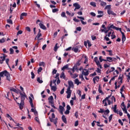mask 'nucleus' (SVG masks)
Masks as SVG:
<instances>
[{
  "label": "nucleus",
  "instance_id": "nucleus-1",
  "mask_svg": "<svg viewBox=\"0 0 130 130\" xmlns=\"http://www.w3.org/2000/svg\"><path fill=\"white\" fill-rule=\"evenodd\" d=\"M4 76L6 77L7 81L11 82V75L7 70L0 72V81L2 80V77H4Z\"/></svg>",
  "mask_w": 130,
  "mask_h": 130
},
{
  "label": "nucleus",
  "instance_id": "nucleus-2",
  "mask_svg": "<svg viewBox=\"0 0 130 130\" xmlns=\"http://www.w3.org/2000/svg\"><path fill=\"white\" fill-rule=\"evenodd\" d=\"M85 64H87L88 63V56L86 55H83L82 58L80 60H79L76 63L75 66H81L82 64V62H83Z\"/></svg>",
  "mask_w": 130,
  "mask_h": 130
},
{
  "label": "nucleus",
  "instance_id": "nucleus-3",
  "mask_svg": "<svg viewBox=\"0 0 130 130\" xmlns=\"http://www.w3.org/2000/svg\"><path fill=\"white\" fill-rule=\"evenodd\" d=\"M6 57H7V56L5 55L3 56L0 57V63H3L4 61L6 60V62L7 66H9V61H10V59L9 58L6 59Z\"/></svg>",
  "mask_w": 130,
  "mask_h": 130
},
{
  "label": "nucleus",
  "instance_id": "nucleus-4",
  "mask_svg": "<svg viewBox=\"0 0 130 130\" xmlns=\"http://www.w3.org/2000/svg\"><path fill=\"white\" fill-rule=\"evenodd\" d=\"M19 94L20 95L21 102H24V101H25V99H26V97H27V95H26V93H25V92L24 91L22 93V92L20 90Z\"/></svg>",
  "mask_w": 130,
  "mask_h": 130
},
{
  "label": "nucleus",
  "instance_id": "nucleus-5",
  "mask_svg": "<svg viewBox=\"0 0 130 130\" xmlns=\"http://www.w3.org/2000/svg\"><path fill=\"white\" fill-rule=\"evenodd\" d=\"M117 108V105H115L114 107H113V111L115 113H117V114H119L120 116H122V112L121 111H119L118 110H116Z\"/></svg>",
  "mask_w": 130,
  "mask_h": 130
},
{
  "label": "nucleus",
  "instance_id": "nucleus-6",
  "mask_svg": "<svg viewBox=\"0 0 130 130\" xmlns=\"http://www.w3.org/2000/svg\"><path fill=\"white\" fill-rule=\"evenodd\" d=\"M121 107L124 113H127V110L126 109V106L124 104V102H122L121 104Z\"/></svg>",
  "mask_w": 130,
  "mask_h": 130
},
{
  "label": "nucleus",
  "instance_id": "nucleus-7",
  "mask_svg": "<svg viewBox=\"0 0 130 130\" xmlns=\"http://www.w3.org/2000/svg\"><path fill=\"white\" fill-rule=\"evenodd\" d=\"M18 105L19 106V109L22 110V109H23V108H24V106L25 105V103L24 102H22L21 101L20 103H19L18 102H17Z\"/></svg>",
  "mask_w": 130,
  "mask_h": 130
},
{
  "label": "nucleus",
  "instance_id": "nucleus-8",
  "mask_svg": "<svg viewBox=\"0 0 130 130\" xmlns=\"http://www.w3.org/2000/svg\"><path fill=\"white\" fill-rule=\"evenodd\" d=\"M115 59H116V58H115L111 57H107L105 61H109V62H111L112 61H113V60H115Z\"/></svg>",
  "mask_w": 130,
  "mask_h": 130
},
{
  "label": "nucleus",
  "instance_id": "nucleus-9",
  "mask_svg": "<svg viewBox=\"0 0 130 130\" xmlns=\"http://www.w3.org/2000/svg\"><path fill=\"white\" fill-rule=\"evenodd\" d=\"M98 14L99 15L96 16L97 18H102L103 17L104 14L103 13V11H98Z\"/></svg>",
  "mask_w": 130,
  "mask_h": 130
},
{
  "label": "nucleus",
  "instance_id": "nucleus-10",
  "mask_svg": "<svg viewBox=\"0 0 130 130\" xmlns=\"http://www.w3.org/2000/svg\"><path fill=\"white\" fill-rule=\"evenodd\" d=\"M49 118L51 122H53L54 124H55V125H56V123H57V118H56L55 119H53V118L50 117H49Z\"/></svg>",
  "mask_w": 130,
  "mask_h": 130
},
{
  "label": "nucleus",
  "instance_id": "nucleus-11",
  "mask_svg": "<svg viewBox=\"0 0 130 130\" xmlns=\"http://www.w3.org/2000/svg\"><path fill=\"white\" fill-rule=\"evenodd\" d=\"M69 86L68 88H74V87H75V85H74V82L72 81H68Z\"/></svg>",
  "mask_w": 130,
  "mask_h": 130
},
{
  "label": "nucleus",
  "instance_id": "nucleus-12",
  "mask_svg": "<svg viewBox=\"0 0 130 130\" xmlns=\"http://www.w3.org/2000/svg\"><path fill=\"white\" fill-rule=\"evenodd\" d=\"M82 75L85 76H88L89 75V71L87 70L86 69H84L82 71Z\"/></svg>",
  "mask_w": 130,
  "mask_h": 130
},
{
  "label": "nucleus",
  "instance_id": "nucleus-13",
  "mask_svg": "<svg viewBox=\"0 0 130 130\" xmlns=\"http://www.w3.org/2000/svg\"><path fill=\"white\" fill-rule=\"evenodd\" d=\"M48 100L49 101V103L50 104H53V96L52 95H51L50 96H49L48 99Z\"/></svg>",
  "mask_w": 130,
  "mask_h": 130
},
{
  "label": "nucleus",
  "instance_id": "nucleus-14",
  "mask_svg": "<svg viewBox=\"0 0 130 130\" xmlns=\"http://www.w3.org/2000/svg\"><path fill=\"white\" fill-rule=\"evenodd\" d=\"M73 7H75V8H76V9H77V10H79V9H81V6L80 5H79L78 3H74L73 4Z\"/></svg>",
  "mask_w": 130,
  "mask_h": 130
},
{
  "label": "nucleus",
  "instance_id": "nucleus-15",
  "mask_svg": "<svg viewBox=\"0 0 130 130\" xmlns=\"http://www.w3.org/2000/svg\"><path fill=\"white\" fill-rule=\"evenodd\" d=\"M121 34H122V43L125 41V40L126 39V38L125 37V35H124V32H121Z\"/></svg>",
  "mask_w": 130,
  "mask_h": 130
},
{
  "label": "nucleus",
  "instance_id": "nucleus-16",
  "mask_svg": "<svg viewBox=\"0 0 130 130\" xmlns=\"http://www.w3.org/2000/svg\"><path fill=\"white\" fill-rule=\"evenodd\" d=\"M94 61L97 66H101V64H100V61H99V60H98V58L97 57H94Z\"/></svg>",
  "mask_w": 130,
  "mask_h": 130
},
{
  "label": "nucleus",
  "instance_id": "nucleus-17",
  "mask_svg": "<svg viewBox=\"0 0 130 130\" xmlns=\"http://www.w3.org/2000/svg\"><path fill=\"white\" fill-rule=\"evenodd\" d=\"M39 25L40 26L41 29H43V30H46V26H45L44 24L41 23H40L39 24Z\"/></svg>",
  "mask_w": 130,
  "mask_h": 130
},
{
  "label": "nucleus",
  "instance_id": "nucleus-18",
  "mask_svg": "<svg viewBox=\"0 0 130 130\" xmlns=\"http://www.w3.org/2000/svg\"><path fill=\"white\" fill-rule=\"evenodd\" d=\"M61 118L64 123H66V124H67V123H68V121H67V118L66 117V116L64 115H62Z\"/></svg>",
  "mask_w": 130,
  "mask_h": 130
},
{
  "label": "nucleus",
  "instance_id": "nucleus-19",
  "mask_svg": "<svg viewBox=\"0 0 130 130\" xmlns=\"http://www.w3.org/2000/svg\"><path fill=\"white\" fill-rule=\"evenodd\" d=\"M108 15H112L113 16H116V14L115 13L113 12V11L111 10H108Z\"/></svg>",
  "mask_w": 130,
  "mask_h": 130
},
{
  "label": "nucleus",
  "instance_id": "nucleus-20",
  "mask_svg": "<svg viewBox=\"0 0 130 130\" xmlns=\"http://www.w3.org/2000/svg\"><path fill=\"white\" fill-rule=\"evenodd\" d=\"M111 70H108L106 71L107 75H108V74H109V73H112V72H113L114 71V70H115V69L114 68V67H112V68H111Z\"/></svg>",
  "mask_w": 130,
  "mask_h": 130
},
{
  "label": "nucleus",
  "instance_id": "nucleus-21",
  "mask_svg": "<svg viewBox=\"0 0 130 130\" xmlns=\"http://www.w3.org/2000/svg\"><path fill=\"white\" fill-rule=\"evenodd\" d=\"M6 116L8 118H9L10 119V120H13V121H14V123H16V122L15 121V120H13V118H12V117H11V116L10 115V114H6Z\"/></svg>",
  "mask_w": 130,
  "mask_h": 130
},
{
  "label": "nucleus",
  "instance_id": "nucleus-22",
  "mask_svg": "<svg viewBox=\"0 0 130 130\" xmlns=\"http://www.w3.org/2000/svg\"><path fill=\"white\" fill-rule=\"evenodd\" d=\"M102 88L101 87V85H100L99 87V93H101L102 94V95H103L104 94V93L102 91Z\"/></svg>",
  "mask_w": 130,
  "mask_h": 130
},
{
  "label": "nucleus",
  "instance_id": "nucleus-23",
  "mask_svg": "<svg viewBox=\"0 0 130 130\" xmlns=\"http://www.w3.org/2000/svg\"><path fill=\"white\" fill-rule=\"evenodd\" d=\"M41 36H42V34H38V35L36 36V37H37V40H38V41H40V40H42V39H39V38H40V37H41Z\"/></svg>",
  "mask_w": 130,
  "mask_h": 130
},
{
  "label": "nucleus",
  "instance_id": "nucleus-24",
  "mask_svg": "<svg viewBox=\"0 0 130 130\" xmlns=\"http://www.w3.org/2000/svg\"><path fill=\"white\" fill-rule=\"evenodd\" d=\"M107 5V3H106V2H101V7H105V6H106Z\"/></svg>",
  "mask_w": 130,
  "mask_h": 130
},
{
  "label": "nucleus",
  "instance_id": "nucleus-25",
  "mask_svg": "<svg viewBox=\"0 0 130 130\" xmlns=\"http://www.w3.org/2000/svg\"><path fill=\"white\" fill-rule=\"evenodd\" d=\"M61 17H62V18H68V17H67V15H66V12H62L61 13Z\"/></svg>",
  "mask_w": 130,
  "mask_h": 130
},
{
  "label": "nucleus",
  "instance_id": "nucleus-26",
  "mask_svg": "<svg viewBox=\"0 0 130 130\" xmlns=\"http://www.w3.org/2000/svg\"><path fill=\"white\" fill-rule=\"evenodd\" d=\"M111 97V95H109L108 96L106 97V98H105V99H104V100L103 101V103H104V102H105V101H108V100H109V98H110Z\"/></svg>",
  "mask_w": 130,
  "mask_h": 130
},
{
  "label": "nucleus",
  "instance_id": "nucleus-27",
  "mask_svg": "<svg viewBox=\"0 0 130 130\" xmlns=\"http://www.w3.org/2000/svg\"><path fill=\"white\" fill-rule=\"evenodd\" d=\"M108 29H109V30H111V28H112L113 29H115V26L114 25H113V24H112L111 25H110V26H108L107 27Z\"/></svg>",
  "mask_w": 130,
  "mask_h": 130
},
{
  "label": "nucleus",
  "instance_id": "nucleus-28",
  "mask_svg": "<svg viewBox=\"0 0 130 130\" xmlns=\"http://www.w3.org/2000/svg\"><path fill=\"white\" fill-rule=\"evenodd\" d=\"M110 9H111V5H109L105 7V10H110Z\"/></svg>",
  "mask_w": 130,
  "mask_h": 130
},
{
  "label": "nucleus",
  "instance_id": "nucleus-29",
  "mask_svg": "<svg viewBox=\"0 0 130 130\" xmlns=\"http://www.w3.org/2000/svg\"><path fill=\"white\" fill-rule=\"evenodd\" d=\"M107 52H109V55H110V56H112V55H113V54H112V50H106Z\"/></svg>",
  "mask_w": 130,
  "mask_h": 130
},
{
  "label": "nucleus",
  "instance_id": "nucleus-30",
  "mask_svg": "<svg viewBox=\"0 0 130 130\" xmlns=\"http://www.w3.org/2000/svg\"><path fill=\"white\" fill-rule=\"evenodd\" d=\"M67 94H72V90H71L70 87H68L67 91Z\"/></svg>",
  "mask_w": 130,
  "mask_h": 130
},
{
  "label": "nucleus",
  "instance_id": "nucleus-31",
  "mask_svg": "<svg viewBox=\"0 0 130 130\" xmlns=\"http://www.w3.org/2000/svg\"><path fill=\"white\" fill-rule=\"evenodd\" d=\"M90 6H92V7H93V8H96V3L95 2H90Z\"/></svg>",
  "mask_w": 130,
  "mask_h": 130
},
{
  "label": "nucleus",
  "instance_id": "nucleus-32",
  "mask_svg": "<svg viewBox=\"0 0 130 130\" xmlns=\"http://www.w3.org/2000/svg\"><path fill=\"white\" fill-rule=\"evenodd\" d=\"M60 78H63V79H66V75H64V73L62 72V73L61 74L60 76Z\"/></svg>",
  "mask_w": 130,
  "mask_h": 130
},
{
  "label": "nucleus",
  "instance_id": "nucleus-33",
  "mask_svg": "<svg viewBox=\"0 0 130 130\" xmlns=\"http://www.w3.org/2000/svg\"><path fill=\"white\" fill-rule=\"evenodd\" d=\"M37 82H38V83H39L40 84H42V83H43V81L40 79V77H38L37 78Z\"/></svg>",
  "mask_w": 130,
  "mask_h": 130
},
{
  "label": "nucleus",
  "instance_id": "nucleus-34",
  "mask_svg": "<svg viewBox=\"0 0 130 130\" xmlns=\"http://www.w3.org/2000/svg\"><path fill=\"white\" fill-rule=\"evenodd\" d=\"M81 83V82H79L78 79H75V84H77V86H79V85H80Z\"/></svg>",
  "mask_w": 130,
  "mask_h": 130
},
{
  "label": "nucleus",
  "instance_id": "nucleus-35",
  "mask_svg": "<svg viewBox=\"0 0 130 130\" xmlns=\"http://www.w3.org/2000/svg\"><path fill=\"white\" fill-rule=\"evenodd\" d=\"M57 49H58V47H57V43H56L54 48V51H57Z\"/></svg>",
  "mask_w": 130,
  "mask_h": 130
},
{
  "label": "nucleus",
  "instance_id": "nucleus-36",
  "mask_svg": "<svg viewBox=\"0 0 130 130\" xmlns=\"http://www.w3.org/2000/svg\"><path fill=\"white\" fill-rule=\"evenodd\" d=\"M51 88V90L52 91H54V92H55V91H56V89H57L56 86H53Z\"/></svg>",
  "mask_w": 130,
  "mask_h": 130
},
{
  "label": "nucleus",
  "instance_id": "nucleus-37",
  "mask_svg": "<svg viewBox=\"0 0 130 130\" xmlns=\"http://www.w3.org/2000/svg\"><path fill=\"white\" fill-rule=\"evenodd\" d=\"M35 120H36V121H37V122H38V123H40V121L39 120V118H38V117H36L35 118Z\"/></svg>",
  "mask_w": 130,
  "mask_h": 130
},
{
  "label": "nucleus",
  "instance_id": "nucleus-38",
  "mask_svg": "<svg viewBox=\"0 0 130 130\" xmlns=\"http://www.w3.org/2000/svg\"><path fill=\"white\" fill-rule=\"evenodd\" d=\"M99 59H100V62H102L103 61H105V60H106V59H102V56H100L99 57Z\"/></svg>",
  "mask_w": 130,
  "mask_h": 130
},
{
  "label": "nucleus",
  "instance_id": "nucleus-39",
  "mask_svg": "<svg viewBox=\"0 0 130 130\" xmlns=\"http://www.w3.org/2000/svg\"><path fill=\"white\" fill-rule=\"evenodd\" d=\"M4 42H6V39L5 38L0 40V43H4Z\"/></svg>",
  "mask_w": 130,
  "mask_h": 130
},
{
  "label": "nucleus",
  "instance_id": "nucleus-40",
  "mask_svg": "<svg viewBox=\"0 0 130 130\" xmlns=\"http://www.w3.org/2000/svg\"><path fill=\"white\" fill-rule=\"evenodd\" d=\"M59 108L60 109V111H64V108H63L62 106H59Z\"/></svg>",
  "mask_w": 130,
  "mask_h": 130
},
{
  "label": "nucleus",
  "instance_id": "nucleus-41",
  "mask_svg": "<svg viewBox=\"0 0 130 130\" xmlns=\"http://www.w3.org/2000/svg\"><path fill=\"white\" fill-rule=\"evenodd\" d=\"M115 30H117V31H120V32L121 33L122 31H121V28L117 27L115 26Z\"/></svg>",
  "mask_w": 130,
  "mask_h": 130
},
{
  "label": "nucleus",
  "instance_id": "nucleus-42",
  "mask_svg": "<svg viewBox=\"0 0 130 130\" xmlns=\"http://www.w3.org/2000/svg\"><path fill=\"white\" fill-rule=\"evenodd\" d=\"M7 22L9 24H13V21L12 20V19H7Z\"/></svg>",
  "mask_w": 130,
  "mask_h": 130
},
{
  "label": "nucleus",
  "instance_id": "nucleus-43",
  "mask_svg": "<svg viewBox=\"0 0 130 130\" xmlns=\"http://www.w3.org/2000/svg\"><path fill=\"white\" fill-rule=\"evenodd\" d=\"M76 70H77V66H74V67L73 68V69L72 70V73H75V71H76Z\"/></svg>",
  "mask_w": 130,
  "mask_h": 130
},
{
  "label": "nucleus",
  "instance_id": "nucleus-44",
  "mask_svg": "<svg viewBox=\"0 0 130 130\" xmlns=\"http://www.w3.org/2000/svg\"><path fill=\"white\" fill-rule=\"evenodd\" d=\"M98 112L99 113H103L104 112V109L100 108Z\"/></svg>",
  "mask_w": 130,
  "mask_h": 130
},
{
  "label": "nucleus",
  "instance_id": "nucleus-45",
  "mask_svg": "<svg viewBox=\"0 0 130 130\" xmlns=\"http://www.w3.org/2000/svg\"><path fill=\"white\" fill-rule=\"evenodd\" d=\"M10 54H14V49H13V48H11L10 49Z\"/></svg>",
  "mask_w": 130,
  "mask_h": 130
},
{
  "label": "nucleus",
  "instance_id": "nucleus-46",
  "mask_svg": "<svg viewBox=\"0 0 130 130\" xmlns=\"http://www.w3.org/2000/svg\"><path fill=\"white\" fill-rule=\"evenodd\" d=\"M21 34H23V31L22 30H19L17 33V36H19V35H21Z\"/></svg>",
  "mask_w": 130,
  "mask_h": 130
},
{
  "label": "nucleus",
  "instance_id": "nucleus-47",
  "mask_svg": "<svg viewBox=\"0 0 130 130\" xmlns=\"http://www.w3.org/2000/svg\"><path fill=\"white\" fill-rule=\"evenodd\" d=\"M72 49L74 51V52H76V53H77V52H78V51H79V48H75L74 49L73 48Z\"/></svg>",
  "mask_w": 130,
  "mask_h": 130
},
{
  "label": "nucleus",
  "instance_id": "nucleus-48",
  "mask_svg": "<svg viewBox=\"0 0 130 130\" xmlns=\"http://www.w3.org/2000/svg\"><path fill=\"white\" fill-rule=\"evenodd\" d=\"M87 42L88 47H91L92 46V44H91V42H90V41L87 40Z\"/></svg>",
  "mask_w": 130,
  "mask_h": 130
},
{
  "label": "nucleus",
  "instance_id": "nucleus-49",
  "mask_svg": "<svg viewBox=\"0 0 130 130\" xmlns=\"http://www.w3.org/2000/svg\"><path fill=\"white\" fill-rule=\"evenodd\" d=\"M56 12H58V9L55 8L52 9V13H56Z\"/></svg>",
  "mask_w": 130,
  "mask_h": 130
},
{
  "label": "nucleus",
  "instance_id": "nucleus-50",
  "mask_svg": "<svg viewBox=\"0 0 130 130\" xmlns=\"http://www.w3.org/2000/svg\"><path fill=\"white\" fill-rule=\"evenodd\" d=\"M93 80L96 81V82H99V77L96 76L93 78Z\"/></svg>",
  "mask_w": 130,
  "mask_h": 130
},
{
  "label": "nucleus",
  "instance_id": "nucleus-51",
  "mask_svg": "<svg viewBox=\"0 0 130 130\" xmlns=\"http://www.w3.org/2000/svg\"><path fill=\"white\" fill-rule=\"evenodd\" d=\"M25 29L27 30L28 32H31V28H30L29 26L26 27Z\"/></svg>",
  "mask_w": 130,
  "mask_h": 130
},
{
  "label": "nucleus",
  "instance_id": "nucleus-52",
  "mask_svg": "<svg viewBox=\"0 0 130 130\" xmlns=\"http://www.w3.org/2000/svg\"><path fill=\"white\" fill-rule=\"evenodd\" d=\"M112 116H113V114H111L110 115V116L109 117V121L110 122V121H111V120L112 119Z\"/></svg>",
  "mask_w": 130,
  "mask_h": 130
},
{
  "label": "nucleus",
  "instance_id": "nucleus-53",
  "mask_svg": "<svg viewBox=\"0 0 130 130\" xmlns=\"http://www.w3.org/2000/svg\"><path fill=\"white\" fill-rule=\"evenodd\" d=\"M21 16H22L23 17H26V16H27V14L26 12H23V13H21Z\"/></svg>",
  "mask_w": 130,
  "mask_h": 130
},
{
  "label": "nucleus",
  "instance_id": "nucleus-54",
  "mask_svg": "<svg viewBox=\"0 0 130 130\" xmlns=\"http://www.w3.org/2000/svg\"><path fill=\"white\" fill-rule=\"evenodd\" d=\"M31 79H34V78H35V74H34V73H33V72H31Z\"/></svg>",
  "mask_w": 130,
  "mask_h": 130
},
{
  "label": "nucleus",
  "instance_id": "nucleus-55",
  "mask_svg": "<svg viewBox=\"0 0 130 130\" xmlns=\"http://www.w3.org/2000/svg\"><path fill=\"white\" fill-rule=\"evenodd\" d=\"M68 67H69L68 66H64V67H63L61 69L62 71H64L66 69H68Z\"/></svg>",
  "mask_w": 130,
  "mask_h": 130
},
{
  "label": "nucleus",
  "instance_id": "nucleus-56",
  "mask_svg": "<svg viewBox=\"0 0 130 130\" xmlns=\"http://www.w3.org/2000/svg\"><path fill=\"white\" fill-rule=\"evenodd\" d=\"M73 21H74V22H76L77 23H79V22H80V20L76 19V18L73 19Z\"/></svg>",
  "mask_w": 130,
  "mask_h": 130
},
{
  "label": "nucleus",
  "instance_id": "nucleus-57",
  "mask_svg": "<svg viewBox=\"0 0 130 130\" xmlns=\"http://www.w3.org/2000/svg\"><path fill=\"white\" fill-rule=\"evenodd\" d=\"M77 31H81L82 30V27L81 26L78 27L76 28Z\"/></svg>",
  "mask_w": 130,
  "mask_h": 130
},
{
  "label": "nucleus",
  "instance_id": "nucleus-58",
  "mask_svg": "<svg viewBox=\"0 0 130 130\" xmlns=\"http://www.w3.org/2000/svg\"><path fill=\"white\" fill-rule=\"evenodd\" d=\"M118 122L119 123H120V124H121V125H122H122H123V123L122 122L121 119L118 120Z\"/></svg>",
  "mask_w": 130,
  "mask_h": 130
},
{
  "label": "nucleus",
  "instance_id": "nucleus-59",
  "mask_svg": "<svg viewBox=\"0 0 130 130\" xmlns=\"http://www.w3.org/2000/svg\"><path fill=\"white\" fill-rule=\"evenodd\" d=\"M126 77H127V82H129L130 81V76L129 75H126Z\"/></svg>",
  "mask_w": 130,
  "mask_h": 130
},
{
  "label": "nucleus",
  "instance_id": "nucleus-60",
  "mask_svg": "<svg viewBox=\"0 0 130 130\" xmlns=\"http://www.w3.org/2000/svg\"><path fill=\"white\" fill-rule=\"evenodd\" d=\"M123 77V75H121V74H120V75H119V77H118V80H122V77Z\"/></svg>",
  "mask_w": 130,
  "mask_h": 130
},
{
  "label": "nucleus",
  "instance_id": "nucleus-61",
  "mask_svg": "<svg viewBox=\"0 0 130 130\" xmlns=\"http://www.w3.org/2000/svg\"><path fill=\"white\" fill-rule=\"evenodd\" d=\"M97 75V73L96 72H94L93 74H91L90 75V77H94V76H96Z\"/></svg>",
  "mask_w": 130,
  "mask_h": 130
},
{
  "label": "nucleus",
  "instance_id": "nucleus-62",
  "mask_svg": "<svg viewBox=\"0 0 130 130\" xmlns=\"http://www.w3.org/2000/svg\"><path fill=\"white\" fill-rule=\"evenodd\" d=\"M52 107H53L54 109H56V107L54 106V102H53V104H50Z\"/></svg>",
  "mask_w": 130,
  "mask_h": 130
},
{
  "label": "nucleus",
  "instance_id": "nucleus-63",
  "mask_svg": "<svg viewBox=\"0 0 130 130\" xmlns=\"http://www.w3.org/2000/svg\"><path fill=\"white\" fill-rule=\"evenodd\" d=\"M65 114H70V110H66V111L64 112Z\"/></svg>",
  "mask_w": 130,
  "mask_h": 130
},
{
  "label": "nucleus",
  "instance_id": "nucleus-64",
  "mask_svg": "<svg viewBox=\"0 0 130 130\" xmlns=\"http://www.w3.org/2000/svg\"><path fill=\"white\" fill-rule=\"evenodd\" d=\"M45 63L43 61L40 62L39 63V66H45Z\"/></svg>",
  "mask_w": 130,
  "mask_h": 130
}]
</instances>
